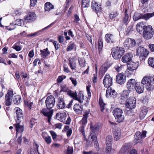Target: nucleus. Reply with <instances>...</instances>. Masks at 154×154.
Wrapping results in <instances>:
<instances>
[{"label":"nucleus","mask_w":154,"mask_h":154,"mask_svg":"<svg viewBox=\"0 0 154 154\" xmlns=\"http://www.w3.org/2000/svg\"><path fill=\"white\" fill-rule=\"evenodd\" d=\"M143 32V36L146 40L151 39L154 35V30L151 25L144 26Z\"/></svg>","instance_id":"nucleus-1"},{"label":"nucleus","mask_w":154,"mask_h":154,"mask_svg":"<svg viewBox=\"0 0 154 154\" xmlns=\"http://www.w3.org/2000/svg\"><path fill=\"white\" fill-rule=\"evenodd\" d=\"M125 52V49L123 48L116 47L113 49L111 54L114 59H118L121 57Z\"/></svg>","instance_id":"nucleus-2"},{"label":"nucleus","mask_w":154,"mask_h":154,"mask_svg":"<svg viewBox=\"0 0 154 154\" xmlns=\"http://www.w3.org/2000/svg\"><path fill=\"white\" fill-rule=\"evenodd\" d=\"M152 14L147 13L144 14H140L138 12H135L133 16V18L134 21H136L140 19H144L147 20L151 17Z\"/></svg>","instance_id":"nucleus-3"},{"label":"nucleus","mask_w":154,"mask_h":154,"mask_svg":"<svg viewBox=\"0 0 154 154\" xmlns=\"http://www.w3.org/2000/svg\"><path fill=\"white\" fill-rule=\"evenodd\" d=\"M123 111L120 108H116L113 111V113L117 122H120L124 119V116L122 115Z\"/></svg>","instance_id":"nucleus-4"},{"label":"nucleus","mask_w":154,"mask_h":154,"mask_svg":"<svg viewBox=\"0 0 154 154\" xmlns=\"http://www.w3.org/2000/svg\"><path fill=\"white\" fill-rule=\"evenodd\" d=\"M55 103V99L52 95L48 96L45 100L46 106L47 109H51L54 106Z\"/></svg>","instance_id":"nucleus-5"},{"label":"nucleus","mask_w":154,"mask_h":154,"mask_svg":"<svg viewBox=\"0 0 154 154\" xmlns=\"http://www.w3.org/2000/svg\"><path fill=\"white\" fill-rule=\"evenodd\" d=\"M138 65L139 63L138 62H131L128 64V69L129 71L128 72H129L130 74H132L135 73L136 69L139 66Z\"/></svg>","instance_id":"nucleus-6"},{"label":"nucleus","mask_w":154,"mask_h":154,"mask_svg":"<svg viewBox=\"0 0 154 154\" xmlns=\"http://www.w3.org/2000/svg\"><path fill=\"white\" fill-rule=\"evenodd\" d=\"M41 112L45 116L47 117V118L45 119V120H47L49 124L51 123V121L53 114V110L48 111L46 109H43L41 110Z\"/></svg>","instance_id":"nucleus-7"},{"label":"nucleus","mask_w":154,"mask_h":154,"mask_svg":"<svg viewBox=\"0 0 154 154\" xmlns=\"http://www.w3.org/2000/svg\"><path fill=\"white\" fill-rule=\"evenodd\" d=\"M14 94L13 90H9L5 95V103L6 106L11 105Z\"/></svg>","instance_id":"nucleus-8"},{"label":"nucleus","mask_w":154,"mask_h":154,"mask_svg":"<svg viewBox=\"0 0 154 154\" xmlns=\"http://www.w3.org/2000/svg\"><path fill=\"white\" fill-rule=\"evenodd\" d=\"M136 100L135 98L133 97H130L126 100L125 103L127 107L132 109L135 108L136 106Z\"/></svg>","instance_id":"nucleus-9"},{"label":"nucleus","mask_w":154,"mask_h":154,"mask_svg":"<svg viewBox=\"0 0 154 154\" xmlns=\"http://www.w3.org/2000/svg\"><path fill=\"white\" fill-rule=\"evenodd\" d=\"M112 79L109 74H106L103 80V84L107 88H109L112 84Z\"/></svg>","instance_id":"nucleus-10"},{"label":"nucleus","mask_w":154,"mask_h":154,"mask_svg":"<svg viewBox=\"0 0 154 154\" xmlns=\"http://www.w3.org/2000/svg\"><path fill=\"white\" fill-rule=\"evenodd\" d=\"M91 5L92 9L97 15L100 14L102 10L101 6L100 4L94 1L92 2Z\"/></svg>","instance_id":"nucleus-11"},{"label":"nucleus","mask_w":154,"mask_h":154,"mask_svg":"<svg viewBox=\"0 0 154 154\" xmlns=\"http://www.w3.org/2000/svg\"><path fill=\"white\" fill-rule=\"evenodd\" d=\"M135 41L133 39L128 38L123 43L124 47L127 49L134 47L136 44Z\"/></svg>","instance_id":"nucleus-12"},{"label":"nucleus","mask_w":154,"mask_h":154,"mask_svg":"<svg viewBox=\"0 0 154 154\" xmlns=\"http://www.w3.org/2000/svg\"><path fill=\"white\" fill-rule=\"evenodd\" d=\"M126 77L123 73L117 74L116 77V81L117 83L120 85H122L126 81Z\"/></svg>","instance_id":"nucleus-13"},{"label":"nucleus","mask_w":154,"mask_h":154,"mask_svg":"<svg viewBox=\"0 0 154 154\" xmlns=\"http://www.w3.org/2000/svg\"><path fill=\"white\" fill-rule=\"evenodd\" d=\"M149 53V51L144 48L139 47L137 50V54L139 56H147Z\"/></svg>","instance_id":"nucleus-14"},{"label":"nucleus","mask_w":154,"mask_h":154,"mask_svg":"<svg viewBox=\"0 0 154 154\" xmlns=\"http://www.w3.org/2000/svg\"><path fill=\"white\" fill-rule=\"evenodd\" d=\"M105 41L108 43H113L116 41L115 36L112 34H106L105 37Z\"/></svg>","instance_id":"nucleus-15"},{"label":"nucleus","mask_w":154,"mask_h":154,"mask_svg":"<svg viewBox=\"0 0 154 154\" xmlns=\"http://www.w3.org/2000/svg\"><path fill=\"white\" fill-rule=\"evenodd\" d=\"M89 137H91V139L92 140V141L94 142L96 149L97 151L99 150V144L97 141V137L95 132L91 131V134L89 136Z\"/></svg>","instance_id":"nucleus-16"},{"label":"nucleus","mask_w":154,"mask_h":154,"mask_svg":"<svg viewBox=\"0 0 154 154\" xmlns=\"http://www.w3.org/2000/svg\"><path fill=\"white\" fill-rule=\"evenodd\" d=\"M16 113L17 115V122H20V121L23 119L24 114L21 109L19 108H16Z\"/></svg>","instance_id":"nucleus-17"},{"label":"nucleus","mask_w":154,"mask_h":154,"mask_svg":"<svg viewBox=\"0 0 154 154\" xmlns=\"http://www.w3.org/2000/svg\"><path fill=\"white\" fill-rule=\"evenodd\" d=\"M112 131L115 139L118 140L121 137V133L120 128H116L113 129Z\"/></svg>","instance_id":"nucleus-18"},{"label":"nucleus","mask_w":154,"mask_h":154,"mask_svg":"<svg viewBox=\"0 0 154 154\" xmlns=\"http://www.w3.org/2000/svg\"><path fill=\"white\" fill-rule=\"evenodd\" d=\"M80 103H83V104L87 105L88 103V98L82 94L80 93L78 95V99L77 100Z\"/></svg>","instance_id":"nucleus-19"},{"label":"nucleus","mask_w":154,"mask_h":154,"mask_svg":"<svg viewBox=\"0 0 154 154\" xmlns=\"http://www.w3.org/2000/svg\"><path fill=\"white\" fill-rule=\"evenodd\" d=\"M135 88L137 92L141 94L143 91L144 86L141 82H137L135 84Z\"/></svg>","instance_id":"nucleus-20"},{"label":"nucleus","mask_w":154,"mask_h":154,"mask_svg":"<svg viewBox=\"0 0 154 154\" xmlns=\"http://www.w3.org/2000/svg\"><path fill=\"white\" fill-rule=\"evenodd\" d=\"M116 92L115 90L112 89L111 88H107L106 91V97L107 98L109 97H114L116 96Z\"/></svg>","instance_id":"nucleus-21"},{"label":"nucleus","mask_w":154,"mask_h":154,"mask_svg":"<svg viewBox=\"0 0 154 154\" xmlns=\"http://www.w3.org/2000/svg\"><path fill=\"white\" fill-rule=\"evenodd\" d=\"M136 83L135 80L134 79L129 80L127 84V88L128 90L130 91H132Z\"/></svg>","instance_id":"nucleus-22"},{"label":"nucleus","mask_w":154,"mask_h":154,"mask_svg":"<svg viewBox=\"0 0 154 154\" xmlns=\"http://www.w3.org/2000/svg\"><path fill=\"white\" fill-rule=\"evenodd\" d=\"M154 85V78L152 76H149L148 79L146 88L148 90L150 91L153 88Z\"/></svg>","instance_id":"nucleus-23"},{"label":"nucleus","mask_w":154,"mask_h":154,"mask_svg":"<svg viewBox=\"0 0 154 154\" xmlns=\"http://www.w3.org/2000/svg\"><path fill=\"white\" fill-rule=\"evenodd\" d=\"M56 119L62 122H64L66 118V113L63 112H59L56 114Z\"/></svg>","instance_id":"nucleus-24"},{"label":"nucleus","mask_w":154,"mask_h":154,"mask_svg":"<svg viewBox=\"0 0 154 154\" xmlns=\"http://www.w3.org/2000/svg\"><path fill=\"white\" fill-rule=\"evenodd\" d=\"M54 24V22H53V23H51V24H50L48 26L42 29L41 30L37 32H35L34 33H31V34H30L29 35V36H30L32 37V36H37V35H41L42 34V32L45 30H46L47 29H48V28H49V27H51Z\"/></svg>","instance_id":"nucleus-25"},{"label":"nucleus","mask_w":154,"mask_h":154,"mask_svg":"<svg viewBox=\"0 0 154 154\" xmlns=\"http://www.w3.org/2000/svg\"><path fill=\"white\" fill-rule=\"evenodd\" d=\"M141 139H142V134L139 131L136 132L134 136V139L133 141L135 144L140 142Z\"/></svg>","instance_id":"nucleus-26"},{"label":"nucleus","mask_w":154,"mask_h":154,"mask_svg":"<svg viewBox=\"0 0 154 154\" xmlns=\"http://www.w3.org/2000/svg\"><path fill=\"white\" fill-rule=\"evenodd\" d=\"M133 57L131 53H127L124 55L122 58V61L123 63H128L130 62Z\"/></svg>","instance_id":"nucleus-27"},{"label":"nucleus","mask_w":154,"mask_h":154,"mask_svg":"<svg viewBox=\"0 0 154 154\" xmlns=\"http://www.w3.org/2000/svg\"><path fill=\"white\" fill-rule=\"evenodd\" d=\"M36 18V15L34 12H29L27 16H26L25 18V20L34 21L35 20Z\"/></svg>","instance_id":"nucleus-28"},{"label":"nucleus","mask_w":154,"mask_h":154,"mask_svg":"<svg viewBox=\"0 0 154 154\" xmlns=\"http://www.w3.org/2000/svg\"><path fill=\"white\" fill-rule=\"evenodd\" d=\"M87 122V119L83 117L82 120L80 121V123L82 125L81 128H80L79 129L82 133L83 135L85 136V132L84 131V128Z\"/></svg>","instance_id":"nucleus-29"},{"label":"nucleus","mask_w":154,"mask_h":154,"mask_svg":"<svg viewBox=\"0 0 154 154\" xmlns=\"http://www.w3.org/2000/svg\"><path fill=\"white\" fill-rule=\"evenodd\" d=\"M127 9H125V16L123 18L122 22L125 25H127L130 21V18L129 16V14L127 13Z\"/></svg>","instance_id":"nucleus-30"},{"label":"nucleus","mask_w":154,"mask_h":154,"mask_svg":"<svg viewBox=\"0 0 154 154\" xmlns=\"http://www.w3.org/2000/svg\"><path fill=\"white\" fill-rule=\"evenodd\" d=\"M81 104L76 103L74 105L73 109L76 113H79L82 111L83 106Z\"/></svg>","instance_id":"nucleus-31"},{"label":"nucleus","mask_w":154,"mask_h":154,"mask_svg":"<svg viewBox=\"0 0 154 154\" xmlns=\"http://www.w3.org/2000/svg\"><path fill=\"white\" fill-rule=\"evenodd\" d=\"M20 122H17V123L14 124L16 131V135L17 133H22L24 131V127L22 125H20L19 124Z\"/></svg>","instance_id":"nucleus-32"},{"label":"nucleus","mask_w":154,"mask_h":154,"mask_svg":"<svg viewBox=\"0 0 154 154\" xmlns=\"http://www.w3.org/2000/svg\"><path fill=\"white\" fill-rule=\"evenodd\" d=\"M65 106V104L63 98L59 97L58 99V102L57 105L58 109H62L64 108Z\"/></svg>","instance_id":"nucleus-33"},{"label":"nucleus","mask_w":154,"mask_h":154,"mask_svg":"<svg viewBox=\"0 0 154 154\" xmlns=\"http://www.w3.org/2000/svg\"><path fill=\"white\" fill-rule=\"evenodd\" d=\"M100 127V124L97 123L94 125L93 123H91L90 125V128L91 130V131L95 132L98 131Z\"/></svg>","instance_id":"nucleus-34"},{"label":"nucleus","mask_w":154,"mask_h":154,"mask_svg":"<svg viewBox=\"0 0 154 154\" xmlns=\"http://www.w3.org/2000/svg\"><path fill=\"white\" fill-rule=\"evenodd\" d=\"M41 55V57L43 58H45L48 56L50 54V52L48 51V48L44 49L43 50H40Z\"/></svg>","instance_id":"nucleus-35"},{"label":"nucleus","mask_w":154,"mask_h":154,"mask_svg":"<svg viewBox=\"0 0 154 154\" xmlns=\"http://www.w3.org/2000/svg\"><path fill=\"white\" fill-rule=\"evenodd\" d=\"M144 26L142 22L137 23L136 26V29L137 31L139 33H141L142 32V30L143 29Z\"/></svg>","instance_id":"nucleus-36"},{"label":"nucleus","mask_w":154,"mask_h":154,"mask_svg":"<svg viewBox=\"0 0 154 154\" xmlns=\"http://www.w3.org/2000/svg\"><path fill=\"white\" fill-rule=\"evenodd\" d=\"M45 11H49L51 10L54 9V6L50 2H47L45 5Z\"/></svg>","instance_id":"nucleus-37"},{"label":"nucleus","mask_w":154,"mask_h":154,"mask_svg":"<svg viewBox=\"0 0 154 154\" xmlns=\"http://www.w3.org/2000/svg\"><path fill=\"white\" fill-rule=\"evenodd\" d=\"M75 60L73 58H70L69 59V65L71 69H74L76 68L75 63L74 62Z\"/></svg>","instance_id":"nucleus-38"},{"label":"nucleus","mask_w":154,"mask_h":154,"mask_svg":"<svg viewBox=\"0 0 154 154\" xmlns=\"http://www.w3.org/2000/svg\"><path fill=\"white\" fill-rule=\"evenodd\" d=\"M148 110L144 108L143 109L141 110L140 114V118L141 119H143L146 115Z\"/></svg>","instance_id":"nucleus-39"},{"label":"nucleus","mask_w":154,"mask_h":154,"mask_svg":"<svg viewBox=\"0 0 154 154\" xmlns=\"http://www.w3.org/2000/svg\"><path fill=\"white\" fill-rule=\"evenodd\" d=\"M90 0H82V8H88L90 6Z\"/></svg>","instance_id":"nucleus-40"},{"label":"nucleus","mask_w":154,"mask_h":154,"mask_svg":"<svg viewBox=\"0 0 154 154\" xmlns=\"http://www.w3.org/2000/svg\"><path fill=\"white\" fill-rule=\"evenodd\" d=\"M128 147L127 145L122 146L119 151V152L120 154H124L125 153L128 152Z\"/></svg>","instance_id":"nucleus-41"},{"label":"nucleus","mask_w":154,"mask_h":154,"mask_svg":"<svg viewBox=\"0 0 154 154\" xmlns=\"http://www.w3.org/2000/svg\"><path fill=\"white\" fill-rule=\"evenodd\" d=\"M99 104L100 106L101 111L102 112H103L106 104L103 102V100L101 97L99 99Z\"/></svg>","instance_id":"nucleus-42"},{"label":"nucleus","mask_w":154,"mask_h":154,"mask_svg":"<svg viewBox=\"0 0 154 154\" xmlns=\"http://www.w3.org/2000/svg\"><path fill=\"white\" fill-rule=\"evenodd\" d=\"M130 91L128 90H125L123 91L121 93V97L124 98H127L129 95Z\"/></svg>","instance_id":"nucleus-43"},{"label":"nucleus","mask_w":154,"mask_h":154,"mask_svg":"<svg viewBox=\"0 0 154 154\" xmlns=\"http://www.w3.org/2000/svg\"><path fill=\"white\" fill-rule=\"evenodd\" d=\"M112 137L111 135L108 136L106 138V145H111L112 143Z\"/></svg>","instance_id":"nucleus-44"},{"label":"nucleus","mask_w":154,"mask_h":154,"mask_svg":"<svg viewBox=\"0 0 154 154\" xmlns=\"http://www.w3.org/2000/svg\"><path fill=\"white\" fill-rule=\"evenodd\" d=\"M20 97L19 95H16L14 97L13 101L15 104H18L20 103Z\"/></svg>","instance_id":"nucleus-45"},{"label":"nucleus","mask_w":154,"mask_h":154,"mask_svg":"<svg viewBox=\"0 0 154 154\" xmlns=\"http://www.w3.org/2000/svg\"><path fill=\"white\" fill-rule=\"evenodd\" d=\"M108 68L107 66H101L100 71V74L103 75L107 70Z\"/></svg>","instance_id":"nucleus-46"},{"label":"nucleus","mask_w":154,"mask_h":154,"mask_svg":"<svg viewBox=\"0 0 154 154\" xmlns=\"http://www.w3.org/2000/svg\"><path fill=\"white\" fill-rule=\"evenodd\" d=\"M103 46V42L102 40L100 39H99L98 40V48L99 52L101 51L102 48Z\"/></svg>","instance_id":"nucleus-47"},{"label":"nucleus","mask_w":154,"mask_h":154,"mask_svg":"<svg viewBox=\"0 0 154 154\" xmlns=\"http://www.w3.org/2000/svg\"><path fill=\"white\" fill-rule=\"evenodd\" d=\"M149 76H145L142 79L141 83L144 85H145L146 87V86L147 83L148 82V79H149Z\"/></svg>","instance_id":"nucleus-48"},{"label":"nucleus","mask_w":154,"mask_h":154,"mask_svg":"<svg viewBox=\"0 0 154 154\" xmlns=\"http://www.w3.org/2000/svg\"><path fill=\"white\" fill-rule=\"evenodd\" d=\"M148 63L150 66L154 68V58L149 57V58Z\"/></svg>","instance_id":"nucleus-49"},{"label":"nucleus","mask_w":154,"mask_h":154,"mask_svg":"<svg viewBox=\"0 0 154 154\" xmlns=\"http://www.w3.org/2000/svg\"><path fill=\"white\" fill-rule=\"evenodd\" d=\"M5 27L6 29L9 30H14L16 28L15 25L14 23H11L9 26Z\"/></svg>","instance_id":"nucleus-50"},{"label":"nucleus","mask_w":154,"mask_h":154,"mask_svg":"<svg viewBox=\"0 0 154 154\" xmlns=\"http://www.w3.org/2000/svg\"><path fill=\"white\" fill-rule=\"evenodd\" d=\"M75 45L74 43H69L66 49L67 51H71L73 49Z\"/></svg>","instance_id":"nucleus-51"},{"label":"nucleus","mask_w":154,"mask_h":154,"mask_svg":"<svg viewBox=\"0 0 154 154\" xmlns=\"http://www.w3.org/2000/svg\"><path fill=\"white\" fill-rule=\"evenodd\" d=\"M106 152L107 154H109L112 149V145H106Z\"/></svg>","instance_id":"nucleus-52"},{"label":"nucleus","mask_w":154,"mask_h":154,"mask_svg":"<svg viewBox=\"0 0 154 154\" xmlns=\"http://www.w3.org/2000/svg\"><path fill=\"white\" fill-rule=\"evenodd\" d=\"M44 140L45 142L48 144H50L51 142V139L50 137L47 136L45 138Z\"/></svg>","instance_id":"nucleus-53"},{"label":"nucleus","mask_w":154,"mask_h":154,"mask_svg":"<svg viewBox=\"0 0 154 154\" xmlns=\"http://www.w3.org/2000/svg\"><path fill=\"white\" fill-rule=\"evenodd\" d=\"M73 148L72 147L68 146L67 149L66 154H72Z\"/></svg>","instance_id":"nucleus-54"},{"label":"nucleus","mask_w":154,"mask_h":154,"mask_svg":"<svg viewBox=\"0 0 154 154\" xmlns=\"http://www.w3.org/2000/svg\"><path fill=\"white\" fill-rule=\"evenodd\" d=\"M22 20L20 19H17L14 22V24L15 25L21 26L22 24Z\"/></svg>","instance_id":"nucleus-55"},{"label":"nucleus","mask_w":154,"mask_h":154,"mask_svg":"<svg viewBox=\"0 0 154 154\" xmlns=\"http://www.w3.org/2000/svg\"><path fill=\"white\" fill-rule=\"evenodd\" d=\"M118 15V14L117 12H116L113 13V14H110L109 17L111 19H113L117 17Z\"/></svg>","instance_id":"nucleus-56"},{"label":"nucleus","mask_w":154,"mask_h":154,"mask_svg":"<svg viewBox=\"0 0 154 154\" xmlns=\"http://www.w3.org/2000/svg\"><path fill=\"white\" fill-rule=\"evenodd\" d=\"M122 65H116L114 66V68L117 72H119L122 69L121 67Z\"/></svg>","instance_id":"nucleus-57"},{"label":"nucleus","mask_w":154,"mask_h":154,"mask_svg":"<svg viewBox=\"0 0 154 154\" xmlns=\"http://www.w3.org/2000/svg\"><path fill=\"white\" fill-rule=\"evenodd\" d=\"M69 79L71 81L72 83L75 86H76L77 85V82L75 79H74L72 77L70 78Z\"/></svg>","instance_id":"nucleus-58"},{"label":"nucleus","mask_w":154,"mask_h":154,"mask_svg":"<svg viewBox=\"0 0 154 154\" xmlns=\"http://www.w3.org/2000/svg\"><path fill=\"white\" fill-rule=\"evenodd\" d=\"M50 132L52 136L53 139L54 140L57 137V134L56 133L53 131H50Z\"/></svg>","instance_id":"nucleus-59"},{"label":"nucleus","mask_w":154,"mask_h":154,"mask_svg":"<svg viewBox=\"0 0 154 154\" xmlns=\"http://www.w3.org/2000/svg\"><path fill=\"white\" fill-rule=\"evenodd\" d=\"M93 77L92 79L94 83H95L97 82V74L96 72L95 74L93 75Z\"/></svg>","instance_id":"nucleus-60"},{"label":"nucleus","mask_w":154,"mask_h":154,"mask_svg":"<svg viewBox=\"0 0 154 154\" xmlns=\"http://www.w3.org/2000/svg\"><path fill=\"white\" fill-rule=\"evenodd\" d=\"M53 44L56 50H57L59 48V46H60L59 44L56 41H54L53 42Z\"/></svg>","instance_id":"nucleus-61"},{"label":"nucleus","mask_w":154,"mask_h":154,"mask_svg":"<svg viewBox=\"0 0 154 154\" xmlns=\"http://www.w3.org/2000/svg\"><path fill=\"white\" fill-rule=\"evenodd\" d=\"M74 17L75 19L74 20V22L78 23V21H79L80 20V19L78 15L77 14H75L74 15Z\"/></svg>","instance_id":"nucleus-62"},{"label":"nucleus","mask_w":154,"mask_h":154,"mask_svg":"<svg viewBox=\"0 0 154 154\" xmlns=\"http://www.w3.org/2000/svg\"><path fill=\"white\" fill-rule=\"evenodd\" d=\"M71 97H73V99L75 100H77L78 99L77 94L76 92H75V93H73Z\"/></svg>","instance_id":"nucleus-63"},{"label":"nucleus","mask_w":154,"mask_h":154,"mask_svg":"<svg viewBox=\"0 0 154 154\" xmlns=\"http://www.w3.org/2000/svg\"><path fill=\"white\" fill-rule=\"evenodd\" d=\"M37 0H30V5L34 7L37 3Z\"/></svg>","instance_id":"nucleus-64"}]
</instances>
